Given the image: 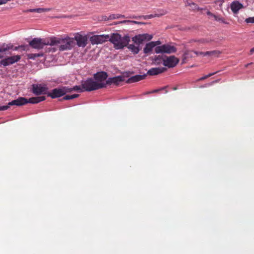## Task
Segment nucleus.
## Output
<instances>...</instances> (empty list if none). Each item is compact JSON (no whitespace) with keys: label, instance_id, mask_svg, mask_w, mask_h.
Instances as JSON below:
<instances>
[{"label":"nucleus","instance_id":"1","mask_svg":"<svg viewBox=\"0 0 254 254\" xmlns=\"http://www.w3.org/2000/svg\"><path fill=\"white\" fill-rule=\"evenodd\" d=\"M46 98L45 96L34 97L27 99L24 97H19L16 100H14L8 103V106H2L0 107V111H4L7 110L9 106L16 105L22 106L27 103L37 104L41 101H44Z\"/></svg>","mask_w":254,"mask_h":254},{"label":"nucleus","instance_id":"10","mask_svg":"<svg viewBox=\"0 0 254 254\" xmlns=\"http://www.w3.org/2000/svg\"><path fill=\"white\" fill-rule=\"evenodd\" d=\"M163 62L164 66L170 68L175 67L178 64L179 60L174 56H171L163 59Z\"/></svg>","mask_w":254,"mask_h":254},{"label":"nucleus","instance_id":"38","mask_svg":"<svg viewBox=\"0 0 254 254\" xmlns=\"http://www.w3.org/2000/svg\"><path fill=\"white\" fill-rule=\"evenodd\" d=\"M206 13H207V15L213 17H214V16H215V14H213L209 11H207Z\"/></svg>","mask_w":254,"mask_h":254},{"label":"nucleus","instance_id":"35","mask_svg":"<svg viewBox=\"0 0 254 254\" xmlns=\"http://www.w3.org/2000/svg\"><path fill=\"white\" fill-rule=\"evenodd\" d=\"M193 53L195 54H196L197 56H203V54H204V52H202L193 51Z\"/></svg>","mask_w":254,"mask_h":254},{"label":"nucleus","instance_id":"14","mask_svg":"<svg viewBox=\"0 0 254 254\" xmlns=\"http://www.w3.org/2000/svg\"><path fill=\"white\" fill-rule=\"evenodd\" d=\"M123 81H124V77L123 76L119 75L113 77H110L106 80L107 86L112 84L118 85Z\"/></svg>","mask_w":254,"mask_h":254},{"label":"nucleus","instance_id":"30","mask_svg":"<svg viewBox=\"0 0 254 254\" xmlns=\"http://www.w3.org/2000/svg\"><path fill=\"white\" fill-rule=\"evenodd\" d=\"M213 40L209 38H203L199 40V42L202 43H209Z\"/></svg>","mask_w":254,"mask_h":254},{"label":"nucleus","instance_id":"36","mask_svg":"<svg viewBox=\"0 0 254 254\" xmlns=\"http://www.w3.org/2000/svg\"><path fill=\"white\" fill-rule=\"evenodd\" d=\"M129 22H130L129 20H125L119 21L118 23V24L129 23Z\"/></svg>","mask_w":254,"mask_h":254},{"label":"nucleus","instance_id":"26","mask_svg":"<svg viewBox=\"0 0 254 254\" xmlns=\"http://www.w3.org/2000/svg\"><path fill=\"white\" fill-rule=\"evenodd\" d=\"M79 94H73L71 95H66V96H64L63 98V99L66 100H71V99L77 98L78 97H79Z\"/></svg>","mask_w":254,"mask_h":254},{"label":"nucleus","instance_id":"18","mask_svg":"<svg viewBox=\"0 0 254 254\" xmlns=\"http://www.w3.org/2000/svg\"><path fill=\"white\" fill-rule=\"evenodd\" d=\"M12 48V46L9 44H6L5 43L0 44V59L3 58V56L1 55V53L7 51L11 49Z\"/></svg>","mask_w":254,"mask_h":254},{"label":"nucleus","instance_id":"9","mask_svg":"<svg viewBox=\"0 0 254 254\" xmlns=\"http://www.w3.org/2000/svg\"><path fill=\"white\" fill-rule=\"evenodd\" d=\"M48 87L46 85L35 84L32 85V91L36 95L47 94Z\"/></svg>","mask_w":254,"mask_h":254},{"label":"nucleus","instance_id":"19","mask_svg":"<svg viewBox=\"0 0 254 254\" xmlns=\"http://www.w3.org/2000/svg\"><path fill=\"white\" fill-rule=\"evenodd\" d=\"M154 47L155 44H154V43L153 42H150L145 45L143 49V52L145 54H148L152 51Z\"/></svg>","mask_w":254,"mask_h":254},{"label":"nucleus","instance_id":"7","mask_svg":"<svg viewBox=\"0 0 254 254\" xmlns=\"http://www.w3.org/2000/svg\"><path fill=\"white\" fill-rule=\"evenodd\" d=\"M108 77V74L105 71H100L95 73L93 78L97 85L101 84V88L107 86L106 80Z\"/></svg>","mask_w":254,"mask_h":254},{"label":"nucleus","instance_id":"40","mask_svg":"<svg viewBox=\"0 0 254 254\" xmlns=\"http://www.w3.org/2000/svg\"><path fill=\"white\" fill-rule=\"evenodd\" d=\"M218 72V71H216V72H214L210 73H209V74H208L206 75V77H207V78H208V77H210V76H212V75H213L215 74H216V73H217Z\"/></svg>","mask_w":254,"mask_h":254},{"label":"nucleus","instance_id":"20","mask_svg":"<svg viewBox=\"0 0 254 254\" xmlns=\"http://www.w3.org/2000/svg\"><path fill=\"white\" fill-rule=\"evenodd\" d=\"M97 37H98V44L103 43V42H105V41H107L108 40H109V39H110V36L108 35H97Z\"/></svg>","mask_w":254,"mask_h":254},{"label":"nucleus","instance_id":"24","mask_svg":"<svg viewBox=\"0 0 254 254\" xmlns=\"http://www.w3.org/2000/svg\"><path fill=\"white\" fill-rule=\"evenodd\" d=\"M68 89H69V90H70V92H71L72 91H77L79 92H82L84 91V90L82 88V86L81 87L79 85L74 86L72 88L68 87Z\"/></svg>","mask_w":254,"mask_h":254},{"label":"nucleus","instance_id":"32","mask_svg":"<svg viewBox=\"0 0 254 254\" xmlns=\"http://www.w3.org/2000/svg\"><path fill=\"white\" fill-rule=\"evenodd\" d=\"M245 22L247 23H254V16L246 18L245 19Z\"/></svg>","mask_w":254,"mask_h":254},{"label":"nucleus","instance_id":"37","mask_svg":"<svg viewBox=\"0 0 254 254\" xmlns=\"http://www.w3.org/2000/svg\"><path fill=\"white\" fill-rule=\"evenodd\" d=\"M165 88V87H163V88H161L160 89H156V90H153L152 91H151V92H150V93H155V92H157L158 91H160V90H163V89H164Z\"/></svg>","mask_w":254,"mask_h":254},{"label":"nucleus","instance_id":"21","mask_svg":"<svg viewBox=\"0 0 254 254\" xmlns=\"http://www.w3.org/2000/svg\"><path fill=\"white\" fill-rule=\"evenodd\" d=\"M128 49L134 54H137L139 51V47L136 46L133 44H130L128 46Z\"/></svg>","mask_w":254,"mask_h":254},{"label":"nucleus","instance_id":"45","mask_svg":"<svg viewBox=\"0 0 254 254\" xmlns=\"http://www.w3.org/2000/svg\"><path fill=\"white\" fill-rule=\"evenodd\" d=\"M136 24H140V25H141V24H144V23L141 22H138V21H137V23H136Z\"/></svg>","mask_w":254,"mask_h":254},{"label":"nucleus","instance_id":"6","mask_svg":"<svg viewBox=\"0 0 254 254\" xmlns=\"http://www.w3.org/2000/svg\"><path fill=\"white\" fill-rule=\"evenodd\" d=\"M69 90L68 87L62 86L52 90L50 92L47 93V95L52 99H55L61 97L65 95L67 93H69L70 90Z\"/></svg>","mask_w":254,"mask_h":254},{"label":"nucleus","instance_id":"41","mask_svg":"<svg viewBox=\"0 0 254 254\" xmlns=\"http://www.w3.org/2000/svg\"><path fill=\"white\" fill-rule=\"evenodd\" d=\"M154 43V44H155V48L156 46L158 45H160L161 44V42L160 41H152Z\"/></svg>","mask_w":254,"mask_h":254},{"label":"nucleus","instance_id":"25","mask_svg":"<svg viewBox=\"0 0 254 254\" xmlns=\"http://www.w3.org/2000/svg\"><path fill=\"white\" fill-rule=\"evenodd\" d=\"M159 16V15H158V14H155V15L150 14V15H144V16H139L138 17H137V16H133L132 18H143L144 19H151L152 18H153V17H156V16L158 17Z\"/></svg>","mask_w":254,"mask_h":254},{"label":"nucleus","instance_id":"3","mask_svg":"<svg viewBox=\"0 0 254 254\" xmlns=\"http://www.w3.org/2000/svg\"><path fill=\"white\" fill-rule=\"evenodd\" d=\"M109 41L114 45L116 49H121L128 44L130 37L128 35L122 37L118 33H114L110 37Z\"/></svg>","mask_w":254,"mask_h":254},{"label":"nucleus","instance_id":"16","mask_svg":"<svg viewBox=\"0 0 254 254\" xmlns=\"http://www.w3.org/2000/svg\"><path fill=\"white\" fill-rule=\"evenodd\" d=\"M166 70L164 67H154L150 69L147 73L150 75H155L164 72Z\"/></svg>","mask_w":254,"mask_h":254},{"label":"nucleus","instance_id":"34","mask_svg":"<svg viewBox=\"0 0 254 254\" xmlns=\"http://www.w3.org/2000/svg\"><path fill=\"white\" fill-rule=\"evenodd\" d=\"M218 81H219V80H216L213 81L211 82V83H207V84H204V85H203L202 86H201L200 87L201 88H202V87H208L209 86L213 85L215 83L218 82Z\"/></svg>","mask_w":254,"mask_h":254},{"label":"nucleus","instance_id":"33","mask_svg":"<svg viewBox=\"0 0 254 254\" xmlns=\"http://www.w3.org/2000/svg\"><path fill=\"white\" fill-rule=\"evenodd\" d=\"M210 56H218L220 54V52L217 50H214L210 51Z\"/></svg>","mask_w":254,"mask_h":254},{"label":"nucleus","instance_id":"28","mask_svg":"<svg viewBox=\"0 0 254 254\" xmlns=\"http://www.w3.org/2000/svg\"><path fill=\"white\" fill-rule=\"evenodd\" d=\"M90 41L92 44H98V37L97 35H94L93 36H91L90 38Z\"/></svg>","mask_w":254,"mask_h":254},{"label":"nucleus","instance_id":"5","mask_svg":"<svg viewBox=\"0 0 254 254\" xmlns=\"http://www.w3.org/2000/svg\"><path fill=\"white\" fill-rule=\"evenodd\" d=\"M83 89L85 91H92L101 89V84L96 83L94 78H89L85 80H82L81 82Z\"/></svg>","mask_w":254,"mask_h":254},{"label":"nucleus","instance_id":"27","mask_svg":"<svg viewBox=\"0 0 254 254\" xmlns=\"http://www.w3.org/2000/svg\"><path fill=\"white\" fill-rule=\"evenodd\" d=\"M43 55L42 54H30L28 55V58L29 59L34 60L36 58L41 57Z\"/></svg>","mask_w":254,"mask_h":254},{"label":"nucleus","instance_id":"48","mask_svg":"<svg viewBox=\"0 0 254 254\" xmlns=\"http://www.w3.org/2000/svg\"><path fill=\"white\" fill-rule=\"evenodd\" d=\"M173 89H174V90H176V89H177V88H176V87H175V88H174Z\"/></svg>","mask_w":254,"mask_h":254},{"label":"nucleus","instance_id":"47","mask_svg":"<svg viewBox=\"0 0 254 254\" xmlns=\"http://www.w3.org/2000/svg\"><path fill=\"white\" fill-rule=\"evenodd\" d=\"M56 51V49L55 48L53 49V52H55Z\"/></svg>","mask_w":254,"mask_h":254},{"label":"nucleus","instance_id":"15","mask_svg":"<svg viewBox=\"0 0 254 254\" xmlns=\"http://www.w3.org/2000/svg\"><path fill=\"white\" fill-rule=\"evenodd\" d=\"M243 7L242 3H240L238 0L233 1L230 5V8L232 12L234 14H237L239 11Z\"/></svg>","mask_w":254,"mask_h":254},{"label":"nucleus","instance_id":"12","mask_svg":"<svg viewBox=\"0 0 254 254\" xmlns=\"http://www.w3.org/2000/svg\"><path fill=\"white\" fill-rule=\"evenodd\" d=\"M152 38V36L148 34H143L136 35L132 37V40L135 43L138 45L141 44L145 41H149Z\"/></svg>","mask_w":254,"mask_h":254},{"label":"nucleus","instance_id":"13","mask_svg":"<svg viewBox=\"0 0 254 254\" xmlns=\"http://www.w3.org/2000/svg\"><path fill=\"white\" fill-rule=\"evenodd\" d=\"M21 57L19 55L11 56L0 61V64L4 66L12 64L20 60Z\"/></svg>","mask_w":254,"mask_h":254},{"label":"nucleus","instance_id":"39","mask_svg":"<svg viewBox=\"0 0 254 254\" xmlns=\"http://www.w3.org/2000/svg\"><path fill=\"white\" fill-rule=\"evenodd\" d=\"M211 53L210 51H207L206 52H204L203 57L204 56H210Z\"/></svg>","mask_w":254,"mask_h":254},{"label":"nucleus","instance_id":"22","mask_svg":"<svg viewBox=\"0 0 254 254\" xmlns=\"http://www.w3.org/2000/svg\"><path fill=\"white\" fill-rule=\"evenodd\" d=\"M48 11V10L46 8H33V9H29L27 10V12H37V13H42L45 11Z\"/></svg>","mask_w":254,"mask_h":254},{"label":"nucleus","instance_id":"8","mask_svg":"<svg viewBox=\"0 0 254 254\" xmlns=\"http://www.w3.org/2000/svg\"><path fill=\"white\" fill-rule=\"evenodd\" d=\"M154 51L156 54L166 53L170 54L176 53L177 48L175 46L170 44H164L156 47L154 49Z\"/></svg>","mask_w":254,"mask_h":254},{"label":"nucleus","instance_id":"23","mask_svg":"<svg viewBox=\"0 0 254 254\" xmlns=\"http://www.w3.org/2000/svg\"><path fill=\"white\" fill-rule=\"evenodd\" d=\"M125 17V16L124 15L120 14H112L109 16V17H108V20H113Z\"/></svg>","mask_w":254,"mask_h":254},{"label":"nucleus","instance_id":"46","mask_svg":"<svg viewBox=\"0 0 254 254\" xmlns=\"http://www.w3.org/2000/svg\"><path fill=\"white\" fill-rule=\"evenodd\" d=\"M251 64H252V63H249V64H247V65H246V66H248L249 65Z\"/></svg>","mask_w":254,"mask_h":254},{"label":"nucleus","instance_id":"2","mask_svg":"<svg viewBox=\"0 0 254 254\" xmlns=\"http://www.w3.org/2000/svg\"><path fill=\"white\" fill-rule=\"evenodd\" d=\"M53 44L52 46H58L59 45V50L61 51L71 49L75 45L74 39L67 37L65 38H58L52 37Z\"/></svg>","mask_w":254,"mask_h":254},{"label":"nucleus","instance_id":"42","mask_svg":"<svg viewBox=\"0 0 254 254\" xmlns=\"http://www.w3.org/2000/svg\"><path fill=\"white\" fill-rule=\"evenodd\" d=\"M207 78V77H206V75L200 78L199 79H198L197 80L198 81H200V80H204L205 79Z\"/></svg>","mask_w":254,"mask_h":254},{"label":"nucleus","instance_id":"44","mask_svg":"<svg viewBox=\"0 0 254 254\" xmlns=\"http://www.w3.org/2000/svg\"><path fill=\"white\" fill-rule=\"evenodd\" d=\"M254 52V47L252 48L250 50L251 54H253Z\"/></svg>","mask_w":254,"mask_h":254},{"label":"nucleus","instance_id":"11","mask_svg":"<svg viewBox=\"0 0 254 254\" xmlns=\"http://www.w3.org/2000/svg\"><path fill=\"white\" fill-rule=\"evenodd\" d=\"M74 39V42L76 41L77 45L79 47L84 48L87 44L88 38L85 35H82L78 33L76 34Z\"/></svg>","mask_w":254,"mask_h":254},{"label":"nucleus","instance_id":"4","mask_svg":"<svg viewBox=\"0 0 254 254\" xmlns=\"http://www.w3.org/2000/svg\"><path fill=\"white\" fill-rule=\"evenodd\" d=\"M53 42L52 37L45 39L35 38L29 42V45L34 49L40 50L46 45L52 46Z\"/></svg>","mask_w":254,"mask_h":254},{"label":"nucleus","instance_id":"29","mask_svg":"<svg viewBox=\"0 0 254 254\" xmlns=\"http://www.w3.org/2000/svg\"><path fill=\"white\" fill-rule=\"evenodd\" d=\"M162 57L160 56H155L153 59V63L155 64H159L161 61Z\"/></svg>","mask_w":254,"mask_h":254},{"label":"nucleus","instance_id":"31","mask_svg":"<svg viewBox=\"0 0 254 254\" xmlns=\"http://www.w3.org/2000/svg\"><path fill=\"white\" fill-rule=\"evenodd\" d=\"M214 18L216 21H220L224 23H226L224 19L222 17H219L215 15V16H214Z\"/></svg>","mask_w":254,"mask_h":254},{"label":"nucleus","instance_id":"17","mask_svg":"<svg viewBox=\"0 0 254 254\" xmlns=\"http://www.w3.org/2000/svg\"><path fill=\"white\" fill-rule=\"evenodd\" d=\"M146 76V75L145 74H144L143 75H135L127 79L126 82L127 83H132L136 82L144 79L145 78Z\"/></svg>","mask_w":254,"mask_h":254},{"label":"nucleus","instance_id":"43","mask_svg":"<svg viewBox=\"0 0 254 254\" xmlns=\"http://www.w3.org/2000/svg\"><path fill=\"white\" fill-rule=\"evenodd\" d=\"M130 22H129V23H134V24L137 23V21H136L130 20Z\"/></svg>","mask_w":254,"mask_h":254}]
</instances>
